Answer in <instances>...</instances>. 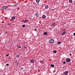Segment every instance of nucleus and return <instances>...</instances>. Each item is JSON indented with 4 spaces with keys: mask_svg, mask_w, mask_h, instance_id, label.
Segmentation results:
<instances>
[{
    "mask_svg": "<svg viewBox=\"0 0 75 75\" xmlns=\"http://www.w3.org/2000/svg\"><path fill=\"white\" fill-rule=\"evenodd\" d=\"M54 42V40L53 39H50V44H53Z\"/></svg>",
    "mask_w": 75,
    "mask_h": 75,
    "instance_id": "f257e3e1",
    "label": "nucleus"
},
{
    "mask_svg": "<svg viewBox=\"0 0 75 75\" xmlns=\"http://www.w3.org/2000/svg\"><path fill=\"white\" fill-rule=\"evenodd\" d=\"M8 8V7H7V6H4L3 7L1 8V10H4L5 9H6V8Z\"/></svg>",
    "mask_w": 75,
    "mask_h": 75,
    "instance_id": "f03ea898",
    "label": "nucleus"
},
{
    "mask_svg": "<svg viewBox=\"0 0 75 75\" xmlns=\"http://www.w3.org/2000/svg\"><path fill=\"white\" fill-rule=\"evenodd\" d=\"M66 61L67 62H71V59L69 58L67 59H66Z\"/></svg>",
    "mask_w": 75,
    "mask_h": 75,
    "instance_id": "7ed1b4c3",
    "label": "nucleus"
},
{
    "mask_svg": "<svg viewBox=\"0 0 75 75\" xmlns=\"http://www.w3.org/2000/svg\"><path fill=\"white\" fill-rule=\"evenodd\" d=\"M11 19L12 20H15L16 19V17L15 16H12L11 17Z\"/></svg>",
    "mask_w": 75,
    "mask_h": 75,
    "instance_id": "20e7f679",
    "label": "nucleus"
},
{
    "mask_svg": "<svg viewBox=\"0 0 75 75\" xmlns=\"http://www.w3.org/2000/svg\"><path fill=\"white\" fill-rule=\"evenodd\" d=\"M45 9H48V5H46L45 6Z\"/></svg>",
    "mask_w": 75,
    "mask_h": 75,
    "instance_id": "39448f33",
    "label": "nucleus"
},
{
    "mask_svg": "<svg viewBox=\"0 0 75 75\" xmlns=\"http://www.w3.org/2000/svg\"><path fill=\"white\" fill-rule=\"evenodd\" d=\"M35 16H36V17H37L38 16H39V13H36L35 14Z\"/></svg>",
    "mask_w": 75,
    "mask_h": 75,
    "instance_id": "423d86ee",
    "label": "nucleus"
},
{
    "mask_svg": "<svg viewBox=\"0 0 75 75\" xmlns=\"http://www.w3.org/2000/svg\"><path fill=\"white\" fill-rule=\"evenodd\" d=\"M30 62L31 63H33V62H34V60L33 59H31L30 60Z\"/></svg>",
    "mask_w": 75,
    "mask_h": 75,
    "instance_id": "0eeeda50",
    "label": "nucleus"
},
{
    "mask_svg": "<svg viewBox=\"0 0 75 75\" xmlns=\"http://www.w3.org/2000/svg\"><path fill=\"white\" fill-rule=\"evenodd\" d=\"M42 17L43 18H46V16L45 15H44L42 16Z\"/></svg>",
    "mask_w": 75,
    "mask_h": 75,
    "instance_id": "6e6552de",
    "label": "nucleus"
},
{
    "mask_svg": "<svg viewBox=\"0 0 75 75\" xmlns=\"http://www.w3.org/2000/svg\"><path fill=\"white\" fill-rule=\"evenodd\" d=\"M23 22L24 23H27V22H28V20H25L23 21Z\"/></svg>",
    "mask_w": 75,
    "mask_h": 75,
    "instance_id": "1a4fd4ad",
    "label": "nucleus"
},
{
    "mask_svg": "<svg viewBox=\"0 0 75 75\" xmlns=\"http://www.w3.org/2000/svg\"><path fill=\"white\" fill-rule=\"evenodd\" d=\"M68 71H66L64 73V74L66 75H68Z\"/></svg>",
    "mask_w": 75,
    "mask_h": 75,
    "instance_id": "9d476101",
    "label": "nucleus"
},
{
    "mask_svg": "<svg viewBox=\"0 0 75 75\" xmlns=\"http://www.w3.org/2000/svg\"><path fill=\"white\" fill-rule=\"evenodd\" d=\"M43 34H44V35H47V32H45Z\"/></svg>",
    "mask_w": 75,
    "mask_h": 75,
    "instance_id": "9b49d317",
    "label": "nucleus"
},
{
    "mask_svg": "<svg viewBox=\"0 0 75 75\" xmlns=\"http://www.w3.org/2000/svg\"><path fill=\"white\" fill-rule=\"evenodd\" d=\"M40 1V0H36V1L37 3H39V2Z\"/></svg>",
    "mask_w": 75,
    "mask_h": 75,
    "instance_id": "f8f14e48",
    "label": "nucleus"
},
{
    "mask_svg": "<svg viewBox=\"0 0 75 75\" xmlns=\"http://www.w3.org/2000/svg\"><path fill=\"white\" fill-rule=\"evenodd\" d=\"M66 34V32H65L63 33L62 34V35H64V34Z\"/></svg>",
    "mask_w": 75,
    "mask_h": 75,
    "instance_id": "ddd939ff",
    "label": "nucleus"
},
{
    "mask_svg": "<svg viewBox=\"0 0 75 75\" xmlns=\"http://www.w3.org/2000/svg\"><path fill=\"white\" fill-rule=\"evenodd\" d=\"M50 67H52L53 68V67H54V64H51L50 65Z\"/></svg>",
    "mask_w": 75,
    "mask_h": 75,
    "instance_id": "4468645a",
    "label": "nucleus"
},
{
    "mask_svg": "<svg viewBox=\"0 0 75 75\" xmlns=\"http://www.w3.org/2000/svg\"><path fill=\"white\" fill-rule=\"evenodd\" d=\"M52 26L53 27H55V24H53L52 25Z\"/></svg>",
    "mask_w": 75,
    "mask_h": 75,
    "instance_id": "2eb2a0df",
    "label": "nucleus"
},
{
    "mask_svg": "<svg viewBox=\"0 0 75 75\" xmlns=\"http://www.w3.org/2000/svg\"><path fill=\"white\" fill-rule=\"evenodd\" d=\"M53 53H54L55 54L57 53V51L54 50L53 51Z\"/></svg>",
    "mask_w": 75,
    "mask_h": 75,
    "instance_id": "dca6fc26",
    "label": "nucleus"
},
{
    "mask_svg": "<svg viewBox=\"0 0 75 75\" xmlns=\"http://www.w3.org/2000/svg\"><path fill=\"white\" fill-rule=\"evenodd\" d=\"M40 63H41V64H43V62L41 60L40 61Z\"/></svg>",
    "mask_w": 75,
    "mask_h": 75,
    "instance_id": "f3484780",
    "label": "nucleus"
},
{
    "mask_svg": "<svg viewBox=\"0 0 75 75\" xmlns=\"http://www.w3.org/2000/svg\"><path fill=\"white\" fill-rule=\"evenodd\" d=\"M61 44V42H59L58 43V45H59V44Z\"/></svg>",
    "mask_w": 75,
    "mask_h": 75,
    "instance_id": "a211bd4d",
    "label": "nucleus"
},
{
    "mask_svg": "<svg viewBox=\"0 0 75 75\" xmlns=\"http://www.w3.org/2000/svg\"><path fill=\"white\" fill-rule=\"evenodd\" d=\"M19 57H20V56H19L18 55H16V57H17V58H19Z\"/></svg>",
    "mask_w": 75,
    "mask_h": 75,
    "instance_id": "6ab92c4d",
    "label": "nucleus"
},
{
    "mask_svg": "<svg viewBox=\"0 0 75 75\" xmlns=\"http://www.w3.org/2000/svg\"><path fill=\"white\" fill-rule=\"evenodd\" d=\"M69 3H72V0H69Z\"/></svg>",
    "mask_w": 75,
    "mask_h": 75,
    "instance_id": "aec40b11",
    "label": "nucleus"
},
{
    "mask_svg": "<svg viewBox=\"0 0 75 75\" xmlns=\"http://www.w3.org/2000/svg\"><path fill=\"white\" fill-rule=\"evenodd\" d=\"M18 48H21V46L20 45H19L18 46Z\"/></svg>",
    "mask_w": 75,
    "mask_h": 75,
    "instance_id": "412c9836",
    "label": "nucleus"
},
{
    "mask_svg": "<svg viewBox=\"0 0 75 75\" xmlns=\"http://www.w3.org/2000/svg\"><path fill=\"white\" fill-rule=\"evenodd\" d=\"M22 27H25V25H23Z\"/></svg>",
    "mask_w": 75,
    "mask_h": 75,
    "instance_id": "4be33fe9",
    "label": "nucleus"
},
{
    "mask_svg": "<svg viewBox=\"0 0 75 75\" xmlns=\"http://www.w3.org/2000/svg\"><path fill=\"white\" fill-rule=\"evenodd\" d=\"M5 34H7V31H6L5 32Z\"/></svg>",
    "mask_w": 75,
    "mask_h": 75,
    "instance_id": "5701e85b",
    "label": "nucleus"
},
{
    "mask_svg": "<svg viewBox=\"0 0 75 75\" xmlns=\"http://www.w3.org/2000/svg\"><path fill=\"white\" fill-rule=\"evenodd\" d=\"M6 66H8L9 65V64H8V63H7L6 64Z\"/></svg>",
    "mask_w": 75,
    "mask_h": 75,
    "instance_id": "b1692460",
    "label": "nucleus"
},
{
    "mask_svg": "<svg viewBox=\"0 0 75 75\" xmlns=\"http://www.w3.org/2000/svg\"><path fill=\"white\" fill-rule=\"evenodd\" d=\"M37 28H35V31H37Z\"/></svg>",
    "mask_w": 75,
    "mask_h": 75,
    "instance_id": "393cba45",
    "label": "nucleus"
},
{
    "mask_svg": "<svg viewBox=\"0 0 75 75\" xmlns=\"http://www.w3.org/2000/svg\"><path fill=\"white\" fill-rule=\"evenodd\" d=\"M63 64H65L66 63V62H65V61H64L63 62Z\"/></svg>",
    "mask_w": 75,
    "mask_h": 75,
    "instance_id": "a878e982",
    "label": "nucleus"
},
{
    "mask_svg": "<svg viewBox=\"0 0 75 75\" xmlns=\"http://www.w3.org/2000/svg\"><path fill=\"white\" fill-rule=\"evenodd\" d=\"M21 70H23L24 69V68L23 67H21Z\"/></svg>",
    "mask_w": 75,
    "mask_h": 75,
    "instance_id": "bb28decb",
    "label": "nucleus"
},
{
    "mask_svg": "<svg viewBox=\"0 0 75 75\" xmlns=\"http://www.w3.org/2000/svg\"><path fill=\"white\" fill-rule=\"evenodd\" d=\"M9 55V54H7L6 55V56L7 57Z\"/></svg>",
    "mask_w": 75,
    "mask_h": 75,
    "instance_id": "cd10ccee",
    "label": "nucleus"
},
{
    "mask_svg": "<svg viewBox=\"0 0 75 75\" xmlns=\"http://www.w3.org/2000/svg\"><path fill=\"white\" fill-rule=\"evenodd\" d=\"M73 35H74V36H75V33H73Z\"/></svg>",
    "mask_w": 75,
    "mask_h": 75,
    "instance_id": "c85d7f7f",
    "label": "nucleus"
},
{
    "mask_svg": "<svg viewBox=\"0 0 75 75\" xmlns=\"http://www.w3.org/2000/svg\"><path fill=\"white\" fill-rule=\"evenodd\" d=\"M18 64H19L18 63H17V66H18Z\"/></svg>",
    "mask_w": 75,
    "mask_h": 75,
    "instance_id": "c756f323",
    "label": "nucleus"
},
{
    "mask_svg": "<svg viewBox=\"0 0 75 75\" xmlns=\"http://www.w3.org/2000/svg\"><path fill=\"white\" fill-rule=\"evenodd\" d=\"M8 25H10V23H8Z\"/></svg>",
    "mask_w": 75,
    "mask_h": 75,
    "instance_id": "7c9ffc66",
    "label": "nucleus"
},
{
    "mask_svg": "<svg viewBox=\"0 0 75 75\" xmlns=\"http://www.w3.org/2000/svg\"><path fill=\"white\" fill-rule=\"evenodd\" d=\"M49 28L50 30H51L52 29L51 28Z\"/></svg>",
    "mask_w": 75,
    "mask_h": 75,
    "instance_id": "2f4dec72",
    "label": "nucleus"
},
{
    "mask_svg": "<svg viewBox=\"0 0 75 75\" xmlns=\"http://www.w3.org/2000/svg\"><path fill=\"white\" fill-rule=\"evenodd\" d=\"M72 55V54H69V55Z\"/></svg>",
    "mask_w": 75,
    "mask_h": 75,
    "instance_id": "473e14b6",
    "label": "nucleus"
},
{
    "mask_svg": "<svg viewBox=\"0 0 75 75\" xmlns=\"http://www.w3.org/2000/svg\"><path fill=\"white\" fill-rule=\"evenodd\" d=\"M54 10V9H52V10Z\"/></svg>",
    "mask_w": 75,
    "mask_h": 75,
    "instance_id": "72a5a7b5",
    "label": "nucleus"
},
{
    "mask_svg": "<svg viewBox=\"0 0 75 75\" xmlns=\"http://www.w3.org/2000/svg\"><path fill=\"white\" fill-rule=\"evenodd\" d=\"M9 59H11V58H10V57H9Z\"/></svg>",
    "mask_w": 75,
    "mask_h": 75,
    "instance_id": "f704fd0d",
    "label": "nucleus"
},
{
    "mask_svg": "<svg viewBox=\"0 0 75 75\" xmlns=\"http://www.w3.org/2000/svg\"><path fill=\"white\" fill-rule=\"evenodd\" d=\"M3 75H6L5 74H4Z\"/></svg>",
    "mask_w": 75,
    "mask_h": 75,
    "instance_id": "c9c22d12",
    "label": "nucleus"
},
{
    "mask_svg": "<svg viewBox=\"0 0 75 75\" xmlns=\"http://www.w3.org/2000/svg\"><path fill=\"white\" fill-rule=\"evenodd\" d=\"M16 62V63H17V62Z\"/></svg>",
    "mask_w": 75,
    "mask_h": 75,
    "instance_id": "e433bc0d",
    "label": "nucleus"
},
{
    "mask_svg": "<svg viewBox=\"0 0 75 75\" xmlns=\"http://www.w3.org/2000/svg\"><path fill=\"white\" fill-rule=\"evenodd\" d=\"M1 35V33H0V35Z\"/></svg>",
    "mask_w": 75,
    "mask_h": 75,
    "instance_id": "4c0bfd02",
    "label": "nucleus"
},
{
    "mask_svg": "<svg viewBox=\"0 0 75 75\" xmlns=\"http://www.w3.org/2000/svg\"><path fill=\"white\" fill-rule=\"evenodd\" d=\"M74 22H75V21H74Z\"/></svg>",
    "mask_w": 75,
    "mask_h": 75,
    "instance_id": "58836bf2",
    "label": "nucleus"
}]
</instances>
